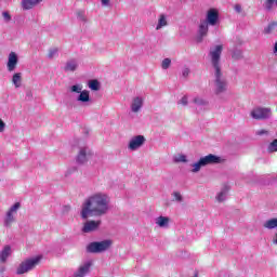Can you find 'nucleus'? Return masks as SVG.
I'll return each mask as SVG.
<instances>
[{
    "label": "nucleus",
    "mask_w": 277,
    "mask_h": 277,
    "mask_svg": "<svg viewBox=\"0 0 277 277\" xmlns=\"http://www.w3.org/2000/svg\"><path fill=\"white\" fill-rule=\"evenodd\" d=\"M110 203L111 198L109 195L103 192L94 193L82 202L80 215L82 220H88L92 215L101 217V215L107 214Z\"/></svg>",
    "instance_id": "nucleus-1"
},
{
    "label": "nucleus",
    "mask_w": 277,
    "mask_h": 277,
    "mask_svg": "<svg viewBox=\"0 0 277 277\" xmlns=\"http://www.w3.org/2000/svg\"><path fill=\"white\" fill-rule=\"evenodd\" d=\"M223 45H215L210 49L209 56L211 58L212 68H214V94H224L228 90V82L222 74L220 60L222 57Z\"/></svg>",
    "instance_id": "nucleus-2"
},
{
    "label": "nucleus",
    "mask_w": 277,
    "mask_h": 277,
    "mask_svg": "<svg viewBox=\"0 0 277 277\" xmlns=\"http://www.w3.org/2000/svg\"><path fill=\"white\" fill-rule=\"evenodd\" d=\"M40 261H42V256H40V255L24 260L17 266L15 274L17 276H23V274H27L28 272H31L32 269H36V266L40 265Z\"/></svg>",
    "instance_id": "nucleus-3"
},
{
    "label": "nucleus",
    "mask_w": 277,
    "mask_h": 277,
    "mask_svg": "<svg viewBox=\"0 0 277 277\" xmlns=\"http://www.w3.org/2000/svg\"><path fill=\"white\" fill-rule=\"evenodd\" d=\"M111 248V240L93 241L87 246V252L91 254H101Z\"/></svg>",
    "instance_id": "nucleus-4"
},
{
    "label": "nucleus",
    "mask_w": 277,
    "mask_h": 277,
    "mask_svg": "<svg viewBox=\"0 0 277 277\" xmlns=\"http://www.w3.org/2000/svg\"><path fill=\"white\" fill-rule=\"evenodd\" d=\"M72 94H79L77 97L78 103H90V91L83 90V84H74L69 88Z\"/></svg>",
    "instance_id": "nucleus-5"
},
{
    "label": "nucleus",
    "mask_w": 277,
    "mask_h": 277,
    "mask_svg": "<svg viewBox=\"0 0 277 277\" xmlns=\"http://www.w3.org/2000/svg\"><path fill=\"white\" fill-rule=\"evenodd\" d=\"M18 209H21V202H15L6 212L4 216V226L10 228L14 222H16V213H18Z\"/></svg>",
    "instance_id": "nucleus-6"
},
{
    "label": "nucleus",
    "mask_w": 277,
    "mask_h": 277,
    "mask_svg": "<svg viewBox=\"0 0 277 277\" xmlns=\"http://www.w3.org/2000/svg\"><path fill=\"white\" fill-rule=\"evenodd\" d=\"M203 22L210 25V27H215L220 23V12L217 9H209Z\"/></svg>",
    "instance_id": "nucleus-7"
},
{
    "label": "nucleus",
    "mask_w": 277,
    "mask_h": 277,
    "mask_svg": "<svg viewBox=\"0 0 277 277\" xmlns=\"http://www.w3.org/2000/svg\"><path fill=\"white\" fill-rule=\"evenodd\" d=\"M143 144H146V137L144 135H135L132 138H130L128 149L132 151L140 150Z\"/></svg>",
    "instance_id": "nucleus-8"
},
{
    "label": "nucleus",
    "mask_w": 277,
    "mask_h": 277,
    "mask_svg": "<svg viewBox=\"0 0 277 277\" xmlns=\"http://www.w3.org/2000/svg\"><path fill=\"white\" fill-rule=\"evenodd\" d=\"M272 109L269 108H255L251 111V118L254 120H265L269 118Z\"/></svg>",
    "instance_id": "nucleus-9"
},
{
    "label": "nucleus",
    "mask_w": 277,
    "mask_h": 277,
    "mask_svg": "<svg viewBox=\"0 0 277 277\" xmlns=\"http://www.w3.org/2000/svg\"><path fill=\"white\" fill-rule=\"evenodd\" d=\"M144 107V97L142 96H135L132 98L130 109L132 114H137L142 111V108Z\"/></svg>",
    "instance_id": "nucleus-10"
},
{
    "label": "nucleus",
    "mask_w": 277,
    "mask_h": 277,
    "mask_svg": "<svg viewBox=\"0 0 277 277\" xmlns=\"http://www.w3.org/2000/svg\"><path fill=\"white\" fill-rule=\"evenodd\" d=\"M91 155L92 149H90V147H81L76 159L77 163H85V161H88V157H90Z\"/></svg>",
    "instance_id": "nucleus-11"
},
{
    "label": "nucleus",
    "mask_w": 277,
    "mask_h": 277,
    "mask_svg": "<svg viewBox=\"0 0 277 277\" xmlns=\"http://www.w3.org/2000/svg\"><path fill=\"white\" fill-rule=\"evenodd\" d=\"M199 161L201 162V164L205 168V166H213V163H220V161H222V159L219 156L210 154L208 156L201 157L199 159Z\"/></svg>",
    "instance_id": "nucleus-12"
},
{
    "label": "nucleus",
    "mask_w": 277,
    "mask_h": 277,
    "mask_svg": "<svg viewBox=\"0 0 277 277\" xmlns=\"http://www.w3.org/2000/svg\"><path fill=\"white\" fill-rule=\"evenodd\" d=\"M17 65H18V55H16V53L14 52H11L9 54V61L6 64V68L9 72H14V70H16Z\"/></svg>",
    "instance_id": "nucleus-13"
},
{
    "label": "nucleus",
    "mask_w": 277,
    "mask_h": 277,
    "mask_svg": "<svg viewBox=\"0 0 277 277\" xmlns=\"http://www.w3.org/2000/svg\"><path fill=\"white\" fill-rule=\"evenodd\" d=\"M101 226V221H88L82 227V233H93Z\"/></svg>",
    "instance_id": "nucleus-14"
},
{
    "label": "nucleus",
    "mask_w": 277,
    "mask_h": 277,
    "mask_svg": "<svg viewBox=\"0 0 277 277\" xmlns=\"http://www.w3.org/2000/svg\"><path fill=\"white\" fill-rule=\"evenodd\" d=\"M77 68H79V61L76 58L68 60L64 66L65 72H75Z\"/></svg>",
    "instance_id": "nucleus-15"
},
{
    "label": "nucleus",
    "mask_w": 277,
    "mask_h": 277,
    "mask_svg": "<svg viewBox=\"0 0 277 277\" xmlns=\"http://www.w3.org/2000/svg\"><path fill=\"white\" fill-rule=\"evenodd\" d=\"M90 267H92V261L85 262L83 265L79 267V269L74 274V277H84L88 272H90Z\"/></svg>",
    "instance_id": "nucleus-16"
},
{
    "label": "nucleus",
    "mask_w": 277,
    "mask_h": 277,
    "mask_svg": "<svg viewBox=\"0 0 277 277\" xmlns=\"http://www.w3.org/2000/svg\"><path fill=\"white\" fill-rule=\"evenodd\" d=\"M193 103L197 107H200L201 109H208L209 108V101L200 95H197L193 97Z\"/></svg>",
    "instance_id": "nucleus-17"
},
{
    "label": "nucleus",
    "mask_w": 277,
    "mask_h": 277,
    "mask_svg": "<svg viewBox=\"0 0 277 277\" xmlns=\"http://www.w3.org/2000/svg\"><path fill=\"white\" fill-rule=\"evenodd\" d=\"M11 255L12 247H10V245L4 246V248L0 251V262L5 263Z\"/></svg>",
    "instance_id": "nucleus-18"
},
{
    "label": "nucleus",
    "mask_w": 277,
    "mask_h": 277,
    "mask_svg": "<svg viewBox=\"0 0 277 277\" xmlns=\"http://www.w3.org/2000/svg\"><path fill=\"white\" fill-rule=\"evenodd\" d=\"M155 223L159 228H169L170 226V217L160 215L155 219Z\"/></svg>",
    "instance_id": "nucleus-19"
},
{
    "label": "nucleus",
    "mask_w": 277,
    "mask_h": 277,
    "mask_svg": "<svg viewBox=\"0 0 277 277\" xmlns=\"http://www.w3.org/2000/svg\"><path fill=\"white\" fill-rule=\"evenodd\" d=\"M38 3H42V0H22L23 10H34Z\"/></svg>",
    "instance_id": "nucleus-20"
},
{
    "label": "nucleus",
    "mask_w": 277,
    "mask_h": 277,
    "mask_svg": "<svg viewBox=\"0 0 277 277\" xmlns=\"http://www.w3.org/2000/svg\"><path fill=\"white\" fill-rule=\"evenodd\" d=\"M163 27H168V15L161 13L158 16V23L156 25V31H159L160 29H163Z\"/></svg>",
    "instance_id": "nucleus-21"
},
{
    "label": "nucleus",
    "mask_w": 277,
    "mask_h": 277,
    "mask_svg": "<svg viewBox=\"0 0 277 277\" xmlns=\"http://www.w3.org/2000/svg\"><path fill=\"white\" fill-rule=\"evenodd\" d=\"M263 6L266 12H274L277 10V0H265Z\"/></svg>",
    "instance_id": "nucleus-22"
},
{
    "label": "nucleus",
    "mask_w": 277,
    "mask_h": 277,
    "mask_svg": "<svg viewBox=\"0 0 277 277\" xmlns=\"http://www.w3.org/2000/svg\"><path fill=\"white\" fill-rule=\"evenodd\" d=\"M263 226L267 229V230H274L277 228V217H272L268 219L264 222Z\"/></svg>",
    "instance_id": "nucleus-23"
},
{
    "label": "nucleus",
    "mask_w": 277,
    "mask_h": 277,
    "mask_svg": "<svg viewBox=\"0 0 277 277\" xmlns=\"http://www.w3.org/2000/svg\"><path fill=\"white\" fill-rule=\"evenodd\" d=\"M12 83L15 88H21V85H23V74H14L12 77Z\"/></svg>",
    "instance_id": "nucleus-24"
},
{
    "label": "nucleus",
    "mask_w": 277,
    "mask_h": 277,
    "mask_svg": "<svg viewBox=\"0 0 277 277\" xmlns=\"http://www.w3.org/2000/svg\"><path fill=\"white\" fill-rule=\"evenodd\" d=\"M209 26L210 25L207 22L200 23L199 30H198L200 38H205V36H207V34H209Z\"/></svg>",
    "instance_id": "nucleus-25"
},
{
    "label": "nucleus",
    "mask_w": 277,
    "mask_h": 277,
    "mask_svg": "<svg viewBox=\"0 0 277 277\" xmlns=\"http://www.w3.org/2000/svg\"><path fill=\"white\" fill-rule=\"evenodd\" d=\"M228 194V188H223L216 196L217 202H224L226 200V196Z\"/></svg>",
    "instance_id": "nucleus-26"
},
{
    "label": "nucleus",
    "mask_w": 277,
    "mask_h": 277,
    "mask_svg": "<svg viewBox=\"0 0 277 277\" xmlns=\"http://www.w3.org/2000/svg\"><path fill=\"white\" fill-rule=\"evenodd\" d=\"M277 23L273 22L264 29V34H274L276 31Z\"/></svg>",
    "instance_id": "nucleus-27"
},
{
    "label": "nucleus",
    "mask_w": 277,
    "mask_h": 277,
    "mask_svg": "<svg viewBox=\"0 0 277 277\" xmlns=\"http://www.w3.org/2000/svg\"><path fill=\"white\" fill-rule=\"evenodd\" d=\"M89 88L96 92V91L101 90V83L98 82V80H91L89 82Z\"/></svg>",
    "instance_id": "nucleus-28"
},
{
    "label": "nucleus",
    "mask_w": 277,
    "mask_h": 277,
    "mask_svg": "<svg viewBox=\"0 0 277 277\" xmlns=\"http://www.w3.org/2000/svg\"><path fill=\"white\" fill-rule=\"evenodd\" d=\"M177 105H182L183 107H187L189 105V97L184 95L182 98L177 101Z\"/></svg>",
    "instance_id": "nucleus-29"
},
{
    "label": "nucleus",
    "mask_w": 277,
    "mask_h": 277,
    "mask_svg": "<svg viewBox=\"0 0 277 277\" xmlns=\"http://www.w3.org/2000/svg\"><path fill=\"white\" fill-rule=\"evenodd\" d=\"M192 172L196 173V172H200V169L203 168L202 162H200V160H198L197 162L192 164Z\"/></svg>",
    "instance_id": "nucleus-30"
},
{
    "label": "nucleus",
    "mask_w": 277,
    "mask_h": 277,
    "mask_svg": "<svg viewBox=\"0 0 277 277\" xmlns=\"http://www.w3.org/2000/svg\"><path fill=\"white\" fill-rule=\"evenodd\" d=\"M58 49L57 48H52L49 50V53H48V58L49 60H53V57H57V53H58Z\"/></svg>",
    "instance_id": "nucleus-31"
},
{
    "label": "nucleus",
    "mask_w": 277,
    "mask_h": 277,
    "mask_svg": "<svg viewBox=\"0 0 277 277\" xmlns=\"http://www.w3.org/2000/svg\"><path fill=\"white\" fill-rule=\"evenodd\" d=\"M232 57H233V60H241V57H242L241 50H239V49L233 50Z\"/></svg>",
    "instance_id": "nucleus-32"
},
{
    "label": "nucleus",
    "mask_w": 277,
    "mask_h": 277,
    "mask_svg": "<svg viewBox=\"0 0 277 277\" xmlns=\"http://www.w3.org/2000/svg\"><path fill=\"white\" fill-rule=\"evenodd\" d=\"M77 18L81 23H88V18L85 17V12L84 11L77 12Z\"/></svg>",
    "instance_id": "nucleus-33"
},
{
    "label": "nucleus",
    "mask_w": 277,
    "mask_h": 277,
    "mask_svg": "<svg viewBox=\"0 0 277 277\" xmlns=\"http://www.w3.org/2000/svg\"><path fill=\"white\" fill-rule=\"evenodd\" d=\"M171 64H172V60H170V58H164V60L162 61V63H161V68H162L163 70H168V68H170Z\"/></svg>",
    "instance_id": "nucleus-34"
},
{
    "label": "nucleus",
    "mask_w": 277,
    "mask_h": 277,
    "mask_svg": "<svg viewBox=\"0 0 277 277\" xmlns=\"http://www.w3.org/2000/svg\"><path fill=\"white\" fill-rule=\"evenodd\" d=\"M268 153H277V138L268 145Z\"/></svg>",
    "instance_id": "nucleus-35"
},
{
    "label": "nucleus",
    "mask_w": 277,
    "mask_h": 277,
    "mask_svg": "<svg viewBox=\"0 0 277 277\" xmlns=\"http://www.w3.org/2000/svg\"><path fill=\"white\" fill-rule=\"evenodd\" d=\"M176 163H187V156L185 155H180L175 158Z\"/></svg>",
    "instance_id": "nucleus-36"
},
{
    "label": "nucleus",
    "mask_w": 277,
    "mask_h": 277,
    "mask_svg": "<svg viewBox=\"0 0 277 277\" xmlns=\"http://www.w3.org/2000/svg\"><path fill=\"white\" fill-rule=\"evenodd\" d=\"M2 17L4 18V23H10V21H12V15H10V12L8 11L2 12Z\"/></svg>",
    "instance_id": "nucleus-37"
},
{
    "label": "nucleus",
    "mask_w": 277,
    "mask_h": 277,
    "mask_svg": "<svg viewBox=\"0 0 277 277\" xmlns=\"http://www.w3.org/2000/svg\"><path fill=\"white\" fill-rule=\"evenodd\" d=\"M173 197L176 200V202H183V196L181 195V193L179 192L173 193Z\"/></svg>",
    "instance_id": "nucleus-38"
},
{
    "label": "nucleus",
    "mask_w": 277,
    "mask_h": 277,
    "mask_svg": "<svg viewBox=\"0 0 277 277\" xmlns=\"http://www.w3.org/2000/svg\"><path fill=\"white\" fill-rule=\"evenodd\" d=\"M102 8H110L111 6V0H100Z\"/></svg>",
    "instance_id": "nucleus-39"
},
{
    "label": "nucleus",
    "mask_w": 277,
    "mask_h": 277,
    "mask_svg": "<svg viewBox=\"0 0 277 277\" xmlns=\"http://www.w3.org/2000/svg\"><path fill=\"white\" fill-rule=\"evenodd\" d=\"M189 72H190L189 67H184L182 69V77L186 79V77H189Z\"/></svg>",
    "instance_id": "nucleus-40"
},
{
    "label": "nucleus",
    "mask_w": 277,
    "mask_h": 277,
    "mask_svg": "<svg viewBox=\"0 0 277 277\" xmlns=\"http://www.w3.org/2000/svg\"><path fill=\"white\" fill-rule=\"evenodd\" d=\"M72 172H77V168H71V169H68L66 172H65V176H69L72 174Z\"/></svg>",
    "instance_id": "nucleus-41"
},
{
    "label": "nucleus",
    "mask_w": 277,
    "mask_h": 277,
    "mask_svg": "<svg viewBox=\"0 0 277 277\" xmlns=\"http://www.w3.org/2000/svg\"><path fill=\"white\" fill-rule=\"evenodd\" d=\"M5 131V122H3L1 119H0V133H3Z\"/></svg>",
    "instance_id": "nucleus-42"
},
{
    "label": "nucleus",
    "mask_w": 277,
    "mask_h": 277,
    "mask_svg": "<svg viewBox=\"0 0 277 277\" xmlns=\"http://www.w3.org/2000/svg\"><path fill=\"white\" fill-rule=\"evenodd\" d=\"M269 182L271 183H277V175L276 174L271 175Z\"/></svg>",
    "instance_id": "nucleus-43"
},
{
    "label": "nucleus",
    "mask_w": 277,
    "mask_h": 277,
    "mask_svg": "<svg viewBox=\"0 0 277 277\" xmlns=\"http://www.w3.org/2000/svg\"><path fill=\"white\" fill-rule=\"evenodd\" d=\"M234 10L239 14V13H241V5L240 4H236L235 6H234Z\"/></svg>",
    "instance_id": "nucleus-44"
},
{
    "label": "nucleus",
    "mask_w": 277,
    "mask_h": 277,
    "mask_svg": "<svg viewBox=\"0 0 277 277\" xmlns=\"http://www.w3.org/2000/svg\"><path fill=\"white\" fill-rule=\"evenodd\" d=\"M267 130H260L256 132V135H267Z\"/></svg>",
    "instance_id": "nucleus-45"
},
{
    "label": "nucleus",
    "mask_w": 277,
    "mask_h": 277,
    "mask_svg": "<svg viewBox=\"0 0 277 277\" xmlns=\"http://www.w3.org/2000/svg\"><path fill=\"white\" fill-rule=\"evenodd\" d=\"M3 272H5V266L0 267V273L3 274Z\"/></svg>",
    "instance_id": "nucleus-46"
},
{
    "label": "nucleus",
    "mask_w": 277,
    "mask_h": 277,
    "mask_svg": "<svg viewBox=\"0 0 277 277\" xmlns=\"http://www.w3.org/2000/svg\"><path fill=\"white\" fill-rule=\"evenodd\" d=\"M274 53H277V42L275 43V47H274Z\"/></svg>",
    "instance_id": "nucleus-47"
},
{
    "label": "nucleus",
    "mask_w": 277,
    "mask_h": 277,
    "mask_svg": "<svg viewBox=\"0 0 277 277\" xmlns=\"http://www.w3.org/2000/svg\"><path fill=\"white\" fill-rule=\"evenodd\" d=\"M194 277H198V273H196Z\"/></svg>",
    "instance_id": "nucleus-48"
}]
</instances>
